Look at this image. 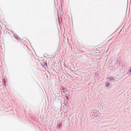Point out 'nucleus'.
Here are the masks:
<instances>
[{"instance_id": "f257e3e1", "label": "nucleus", "mask_w": 131, "mask_h": 131, "mask_svg": "<svg viewBox=\"0 0 131 131\" xmlns=\"http://www.w3.org/2000/svg\"><path fill=\"white\" fill-rule=\"evenodd\" d=\"M92 115L93 117L99 116V112L98 111H96L95 110L91 112Z\"/></svg>"}, {"instance_id": "f03ea898", "label": "nucleus", "mask_w": 131, "mask_h": 131, "mask_svg": "<svg viewBox=\"0 0 131 131\" xmlns=\"http://www.w3.org/2000/svg\"><path fill=\"white\" fill-rule=\"evenodd\" d=\"M115 78H114L113 77H111V78H110V79L111 80L113 81L114 82L117 81V80L116 79L115 80Z\"/></svg>"}, {"instance_id": "7ed1b4c3", "label": "nucleus", "mask_w": 131, "mask_h": 131, "mask_svg": "<svg viewBox=\"0 0 131 131\" xmlns=\"http://www.w3.org/2000/svg\"><path fill=\"white\" fill-rule=\"evenodd\" d=\"M129 71L128 73L129 74H131V67H129Z\"/></svg>"}, {"instance_id": "20e7f679", "label": "nucleus", "mask_w": 131, "mask_h": 131, "mask_svg": "<svg viewBox=\"0 0 131 131\" xmlns=\"http://www.w3.org/2000/svg\"><path fill=\"white\" fill-rule=\"evenodd\" d=\"M110 85V83H109L108 82H107L105 84V86L106 87H108L109 85Z\"/></svg>"}, {"instance_id": "39448f33", "label": "nucleus", "mask_w": 131, "mask_h": 131, "mask_svg": "<svg viewBox=\"0 0 131 131\" xmlns=\"http://www.w3.org/2000/svg\"><path fill=\"white\" fill-rule=\"evenodd\" d=\"M42 66H43V67L45 68H46L47 67V63L46 62L45 63H44V65H42Z\"/></svg>"}, {"instance_id": "423d86ee", "label": "nucleus", "mask_w": 131, "mask_h": 131, "mask_svg": "<svg viewBox=\"0 0 131 131\" xmlns=\"http://www.w3.org/2000/svg\"><path fill=\"white\" fill-rule=\"evenodd\" d=\"M110 78H111V77H108L107 78V79L108 80H111L110 79Z\"/></svg>"}, {"instance_id": "0eeeda50", "label": "nucleus", "mask_w": 131, "mask_h": 131, "mask_svg": "<svg viewBox=\"0 0 131 131\" xmlns=\"http://www.w3.org/2000/svg\"><path fill=\"white\" fill-rule=\"evenodd\" d=\"M4 84L5 83V80H4Z\"/></svg>"}]
</instances>
